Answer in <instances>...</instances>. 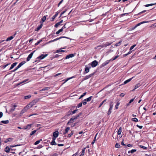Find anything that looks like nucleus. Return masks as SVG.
Wrapping results in <instances>:
<instances>
[{
  "instance_id": "f257e3e1",
  "label": "nucleus",
  "mask_w": 156,
  "mask_h": 156,
  "mask_svg": "<svg viewBox=\"0 0 156 156\" xmlns=\"http://www.w3.org/2000/svg\"><path fill=\"white\" fill-rule=\"evenodd\" d=\"M26 62L25 61H23L22 62H20L19 65L15 68V69L13 70L12 72H14L16 71L17 69H18L19 68H20L21 66H22L23 65H24L25 63H26Z\"/></svg>"
},
{
  "instance_id": "f03ea898",
  "label": "nucleus",
  "mask_w": 156,
  "mask_h": 156,
  "mask_svg": "<svg viewBox=\"0 0 156 156\" xmlns=\"http://www.w3.org/2000/svg\"><path fill=\"white\" fill-rule=\"evenodd\" d=\"M39 100L40 99L39 98H36L33 100L30 103L31 104V105L33 106L38 102Z\"/></svg>"
},
{
  "instance_id": "7ed1b4c3",
  "label": "nucleus",
  "mask_w": 156,
  "mask_h": 156,
  "mask_svg": "<svg viewBox=\"0 0 156 156\" xmlns=\"http://www.w3.org/2000/svg\"><path fill=\"white\" fill-rule=\"evenodd\" d=\"M98 62L97 61L95 60L93 61L91 63V66L92 67H96L98 65Z\"/></svg>"
},
{
  "instance_id": "20e7f679",
  "label": "nucleus",
  "mask_w": 156,
  "mask_h": 156,
  "mask_svg": "<svg viewBox=\"0 0 156 156\" xmlns=\"http://www.w3.org/2000/svg\"><path fill=\"white\" fill-rule=\"evenodd\" d=\"M35 51H33L32 52H31L30 54H29L28 57L27 58V60L28 61H29L30 59L32 57L34 53L35 52Z\"/></svg>"
},
{
  "instance_id": "39448f33",
  "label": "nucleus",
  "mask_w": 156,
  "mask_h": 156,
  "mask_svg": "<svg viewBox=\"0 0 156 156\" xmlns=\"http://www.w3.org/2000/svg\"><path fill=\"white\" fill-rule=\"evenodd\" d=\"M112 43V42H107L105 43H103V47H106L111 45Z\"/></svg>"
},
{
  "instance_id": "423d86ee",
  "label": "nucleus",
  "mask_w": 156,
  "mask_h": 156,
  "mask_svg": "<svg viewBox=\"0 0 156 156\" xmlns=\"http://www.w3.org/2000/svg\"><path fill=\"white\" fill-rule=\"evenodd\" d=\"M58 131H56L55 132L53 133V137L52 138L56 139V138L58 136Z\"/></svg>"
},
{
  "instance_id": "0eeeda50",
  "label": "nucleus",
  "mask_w": 156,
  "mask_h": 156,
  "mask_svg": "<svg viewBox=\"0 0 156 156\" xmlns=\"http://www.w3.org/2000/svg\"><path fill=\"white\" fill-rule=\"evenodd\" d=\"M13 38H14V37L13 36H11L10 37H9L8 38H7L6 40H3L1 41L0 42V43L1 44L2 42L5 41H10L11 40H12V39H13Z\"/></svg>"
},
{
  "instance_id": "6e6552de",
  "label": "nucleus",
  "mask_w": 156,
  "mask_h": 156,
  "mask_svg": "<svg viewBox=\"0 0 156 156\" xmlns=\"http://www.w3.org/2000/svg\"><path fill=\"white\" fill-rule=\"evenodd\" d=\"M94 73H91L88 75H87L85 76V77L83 79V80H86L87 79H89L90 77H91L93 75H94Z\"/></svg>"
},
{
  "instance_id": "1a4fd4ad",
  "label": "nucleus",
  "mask_w": 156,
  "mask_h": 156,
  "mask_svg": "<svg viewBox=\"0 0 156 156\" xmlns=\"http://www.w3.org/2000/svg\"><path fill=\"white\" fill-rule=\"evenodd\" d=\"M48 54L44 55L42 54L39 56L38 58L39 59H44V58L46 57L47 56Z\"/></svg>"
},
{
  "instance_id": "9d476101",
  "label": "nucleus",
  "mask_w": 156,
  "mask_h": 156,
  "mask_svg": "<svg viewBox=\"0 0 156 156\" xmlns=\"http://www.w3.org/2000/svg\"><path fill=\"white\" fill-rule=\"evenodd\" d=\"M76 119H77V117H73L71 118L70 119L69 121L68 122V124H69V123H73L74 122V120Z\"/></svg>"
},
{
  "instance_id": "9b49d317",
  "label": "nucleus",
  "mask_w": 156,
  "mask_h": 156,
  "mask_svg": "<svg viewBox=\"0 0 156 156\" xmlns=\"http://www.w3.org/2000/svg\"><path fill=\"white\" fill-rule=\"evenodd\" d=\"M74 55L73 54H69L68 55H67L65 58V59H68L71 58H72L74 56Z\"/></svg>"
},
{
  "instance_id": "f8f14e48",
  "label": "nucleus",
  "mask_w": 156,
  "mask_h": 156,
  "mask_svg": "<svg viewBox=\"0 0 156 156\" xmlns=\"http://www.w3.org/2000/svg\"><path fill=\"white\" fill-rule=\"evenodd\" d=\"M17 107L16 105H14L13 106H12L11 107V108L10 109V112H13L14 111V110L15 109V108Z\"/></svg>"
},
{
  "instance_id": "ddd939ff",
  "label": "nucleus",
  "mask_w": 156,
  "mask_h": 156,
  "mask_svg": "<svg viewBox=\"0 0 156 156\" xmlns=\"http://www.w3.org/2000/svg\"><path fill=\"white\" fill-rule=\"evenodd\" d=\"M111 59L109 60H107V61H106L105 62H104L102 64V66H106L107 64H108L109 63V62H110V61H111Z\"/></svg>"
},
{
  "instance_id": "4468645a",
  "label": "nucleus",
  "mask_w": 156,
  "mask_h": 156,
  "mask_svg": "<svg viewBox=\"0 0 156 156\" xmlns=\"http://www.w3.org/2000/svg\"><path fill=\"white\" fill-rule=\"evenodd\" d=\"M111 59L109 60H107V61H106L105 62H104L102 64V66H106L107 64H108L109 63V62H110V61H111Z\"/></svg>"
},
{
  "instance_id": "2eb2a0df",
  "label": "nucleus",
  "mask_w": 156,
  "mask_h": 156,
  "mask_svg": "<svg viewBox=\"0 0 156 156\" xmlns=\"http://www.w3.org/2000/svg\"><path fill=\"white\" fill-rule=\"evenodd\" d=\"M58 12H57L52 17V18H51V21H54L55 19V18L58 16Z\"/></svg>"
},
{
  "instance_id": "dca6fc26",
  "label": "nucleus",
  "mask_w": 156,
  "mask_h": 156,
  "mask_svg": "<svg viewBox=\"0 0 156 156\" xmlns=\"http://www.w3.org/2000/svg\"><path fill=\"white\" fill-rule=\"evenodd\" d=\"M72 112L71 110L69 111L67 113V115L64 117L66 118V117L69 116L70 115H73Z\"/></svg>"
},
{
  "instance_id": "f3484780",
  "label": "nucleus",
  "mask_w": 156,
  "mask_h": 156,
  "mask_svg": "<svg viewBox=\"0 0 156 156\" xmlns=\"http://www.w3.org/2000/svg\"><path fill=\"white\" fill-rule=\"evenodd\" d=\"M17 63L16 62H15L13 63L12 64L10 67L9 69V70H10L13 69L15 66L17 64Z\"/></svg>"
},
{
  "instance_id": "a211bd4d",
  "label": "nucleus",
  "mask_w": 156,
  "mask_h": 156,
  "mask_svg": "<svg viewBox=\"0 0 156 156\" xmlns=\"http://www.w3.org/2000/svg\"><path fill=\"white\" fill-rule=\"evenodd\" d=\"M32 106H33L31 105V104L30 103L28 104L25 108L27 110L29 109Z\"/></svg>"
},
{
  "instance_id": "6ab92c4d",
  "label": "nucleus",
  "mask_w": 156,
  "mask_h": 156,
  "mask_svg": "<svg viewBox=\"0 0 156 156\" xmlns=\"http://www.w3.org/2000/svg\"><path fill=\"white\" fill-rule=\"evenodd\" d=\"M70 128L69 127H67L66 128V129H65L64 132L63 133V134H65L66 133H67L70 130Z\"/></svg>"
},
{
  "instance_id": "aec40b11",
  "label": "nucleus",
  "mask_w": 156,
  "mask_h": 156,
  "mask_svg": "<svg viewBox=\"0 0 156 156\" xmlns=\"http://www.w3.org/2000/svg\"><path fill=\"white\" fill-rule=\"evenodd\" d=\"M32 125V124H28L27 126H25L26 129H30Z\"/></svg>"
},
{
  "instance_id": "412c9836",
  "label": "nucleus",
  "mask_w": 156,
  "mask_h": 156,
  "mask_svg": "<svg viewBox=\"0 0 156 156\" xmlns=\"http://www.w3.org/2000/svg\"><path fill=\"white\" fill-rule=\"evenodd\" d=\"M55 139L52 138V140L51 143V144L52 145H56L57 144L56 143H55Z\"/></svg>"
},
{
  "instance_id": "4be33fe9",
  "label": "nucleus",
  "mask_w": 156,
  "mask_h": 156,
  "mask_svg": "<svg viewBox=\"0 0 156 156\" xmlns=\"http://www.w3.org/2000/svg\"><path fill=\"white\" fill-rule=\"evenodd\" d=\"M50 88V87H46L43 88L42 89L39 90V92L41 93L42 91H44L46 90H48Z\"/></svg>"
},
{
  "instance_id": "5701e85b",
  "label": "nucleus",
  "mask_w": 156,
  "mask_h": 156,
  "mask_svg": "<svg viewBox=\"0 0 156 156\" xmlns=\"http://www.w3.org/2000/svg\"><path fill=\"white\" fill-rule=\"evenodd\" d=\"M92 96H90L88 98L85 99L84 100V101H90L92 98Z\"/></svg>"
},
{
  "instance_id": "b1692460",
  "label": "nucleus",
  "mask_w": 156,
  "mask_h": 156,
  "mask_svg": "<svg viewBox=\"0 0 156 156\" xmlns=\"http://www.w3.org/2000/svg\"><path fill=\"white\" fill-rule=\"evenodd\" d=\"M133 78V77H132V78H129L127 80L125 81L124 82V84H126L127 83H128V82H130L131 80L132 79V78Z\"/></svg>"
},
{
  "instance_id": "393cba45",
  "label": "nucleus",
  "mask_w": 156,
  "mask_h": 156,
  "mask_svg": "<svg viewBox=\"0 0 156 156\" xmlns=\"http://www.w3.org/2000/svg\"><path fill=\"white\" fill-rule=\"evenodd\" d=\"M140 86V83L137 84L135 86L134 89L132 90V91L134 90L135 89L137 88Z\"/></svg>"
},
{
  "instance_id": "a878e982",
  "label": "nucleus",
  "mask_w": 156,
  "mask_h": 156,
  "mask_svg": "<svg viewBox=\"0 0 156 156\" xmlns=\"http://www.w3.org/2000/svg\"><path fill=\"white\" fill-rule=\"evenodd\" d=\"M1 123H3L5 124H7L9 123V121L8 120L2 121L1 122Z\"/></svg>"
},
{
  "instance_id": "bb28decb",
  "label": "nucleus",
  "mask_w": 156,
  "mask_h": 156,
  "mask_svg": "<svg viewBox=\"0 0 156 156\" xmlns=\"http://www.w3.org/2000/svg\"><path fill=\"white\" fill-rule=\"evenodd\" d=\"M136 149H132L131 151H128V153L129 154L130 153H133L135 152L136 151Z\"/></svg>"
},
{
  "instance_id": "cd10ccee",
  "label": "nucleus",
  "mask_w": 156,
  "mask_h": 156,
  "mask_svg": "<svg viewBox=\"0 0 156 156\" xmlns=\"http://www.w3.org/2000/svg\"><path fill=\"white\" fill-rule=\"evenodd\" d=\"M42 26H43V24H41L39 26H38L37 27L36 30V31H38L39 30H40Z\"/></svg>"
},
{
  "instance_id": "c85d7f7f",
  "label": "nucleus",
  "mask_w": 156,
  "mask_h": 156,
  "mask_svg": "<svg viewBox=\"0 0 156 156\" xmlns=\"http://www.w3.org/2000/svg\"><path fill=\"white\" fill-rule=\"evenodd\" d=\"M103 48H104V47H103V44H102L101 45L97 46V47L95 48L96 49H100Z\"/></svg>"
},
{
  "instance_id": "c756f323",
  "label": "nucleus",
  "mask_w": 156,
  "mask_h": 156,
  "mask_svg": "<svg viewBox=\"0 0 156 156\" xmlns=\"http://www.w3.org/2000/svg\"><path fill=\"white\" fill-rule=\"evenodd\" d=\"M9 151H10V149H9V148L8 147H6L5 148V151L7 153H8L9 152Z\"/></svg>"
},
{
  "instance_id": "7c9ffc66",
  "label": "nucleus",
  "mask_w": 156,
  "mask_h": 156,
  "mask_svg": "<svg viewBox=\"0 0 156 156\" xmlns=\"http://www.w3.org/2000/svg\"><path fill=\"white\" fill-rule=\"evenodd\" d=\"M90 67L88 68L87 67H86L85 68V71L86 73H88L89 71V69Z\"/></svg>"
},
{
  "instance_id": "2f4dec72",
  "label": "nucleus",
  "mask_w": 156,
  "mask_h": 156,
  "mask_svg": "<svg viewBox=\"0 0 156 156\" xmlns=\"http://www.w3.org/2000/svg\"><path fill=\"white\" fill-rule=\"evenodd\" d=\"M47 16H43V17L42 18L41 21L42 22V23H43L46 20Z\"/></svg>"
},
{
  "instance_id": "473e14b6",
  "label": "nucleus",
  "mask_w": 156,
  "mask_h": 156,
  "mask_svg": "<svg viewBox=\"0 0 156 156\" xmlns=\"http://www.w3.org/2000/svg\"><path fill=\"white\" fill-rule=\"evenodd\" d=\"M27 111V110L26 109V108H24L21 111V114H23V113H24L25 112H26Z\"/></svg>"
},
{
  "instance_id": "72a5a7b5",
  "label": "nucleus",
  "mask_w": 156,
  "mask_h": 156,
  "mask_svg": "<svg viewBox=\"0 0 156 156\" xmlns=\"http://www.w3.org/2000/svg\"><path fill=\"white\" fill-rule=\"evenodd\" d=\"M121 132H122V128L121 127H120L118 131V133H117L118 134L120 135L121 134Z\"/></svg>"
},
{
  "instance_id": "f704fd0d",
  "label": "nucleus",
  "mask_w": 156,
  "mask_h": 156,
  "mask_svg": "<svg viewBox=\"0 0 156 156\" xmlns=\"http://www.w3.org/2000/svg\"><path fill=\"white\" fill-rule=\"evenodd\" d=\"M86 148H83L81 151V155H83L84 154H85V151L86 149Z\"/></svg>"
},
{
  "instance_id": "c9c22d12",
  "label": "nucleus",
  "mask_w": 156,
  "mask_h": 156,
  "mask_svg": "<svg viewBox=\"0 0 156 156\" xmlns=\"http://www.w3.org/2000/svg\"><path fill=\"white\" fill-rule=\"evenodd\" d=\"M122 42V41H120L118 43H116L115 44V45L116 46H119L121 44Z\"/></svg>"
},
{
  "instance_id": "e433bc0d",
  "label": "nucleus",
  "mask_w": 156,
  "mask_h": 156,
  "mask_svg": "<svg viewBox=\"0 0 156 156\" xmlns=\"http://www.w3.org/2000/svg\"><path fill=\"white\" fill-rule=\"evenodd\" d=\"M12 141V139L11 138H8L7 139H6V141H5V142L7 143L8 142H9V141L11 142V141Z\"/></svg>"
},
{
  "instance_id": "4c0bfd02",
  "label": "nucleus",
  "mask_w": 156,
  "mask_h": 156,
  "mask_svg": "<svg viewBox=\"0 0 156 156\" xmlns=\"http://www.w3.org/2000/svg\"><path fill=\"white\" fill-rule=\"evenodd\" d=\"M42 39H41L39 41H38L35 44V45H37L38 44H39L42 41Z\"/></svg>"
},
{
  "instance_id": "58836bf2",
  "label": "nucleus",
  "mask_w": 156,
  "mask_h": 156,
  "mask_svg": "<svg viewBox=\"0 0 156 156\" xmlns=\"http://www.w3.org/2000/svg\"><path fill=\"white\" fill-rule=\"evenodd\" d=\"M97 135V133L96 134V135L95 136V137H94V139L93 141L92 142V143H91V144H94L95 141H96V137Z\"/></svg>"
},
{
  "instance_id": "ea45409f",
  "label": "nucleus",
  "mask_w": 156,
  "mask_h": 156,
  "mask_svg": "<svg viewBox=\"0 0 156 156\" xmlns=\"http://www.w3.org/2000/svg\"><path fill=\"white\" fill-rule=\"evenodd\" d=\"M106 99H105L101 103H100V104L99 105V108L103 104V103L106 101Z\"/></svg>"
},
{
  "instance_id": "a19ab883",
  "label": "nucleus",
  "mask_w": 156,
  "mask_h": 156,
  "mask_svg": "<svg viewBox=\"0 0 156 156\" xmlns=\"http://www.w3.org/2000/svg\"><path fill=\"white\" fill-rule=\"evenodd\" d=\"M113 106V102H111L110 105V109H112Z\"/></svg>"
},
{
  "instance_id": "79ce46f5",
  "label": "nucleus",
  "mask_w": 156,
  "mask_h": 156,
  "mask_svg": "<svg viewBox=\"0 0 156 156\" xmlns=\"http://www.w3.org/2000/svg\"><path fill=\"white\" fill-rule=\"evenodd\" d=\"M62 29H60V30H58L57 32H56V34H59V33H60L62 31Z\"/></svg>"
},
{
  "instance_id": "37998d69",
  "label": "nucleus",
  "mask_w": 156,
  "mask_h": 156,
  "mask_svg": "<svg viewBox=\"0 0 156 156\" xmlns=\"http://www.w3.org/2000/svg\"><path fill=\"white\" fill-rule=\"evenodd\" d=\"M86 94V93L85 92L83 94L81 95L80 97L79 98V99H80L81 98H83V96H84Z\"/></svg>"
},
{
  "instance_id": "c03bdc74",
  "label": "nucleus",
  "mask_w": 156,
  "mask_h": 156,
  "mask_svg": "<svg viewBox=\"0 0 156 156\" xmlns=\"http://www.w3.org/2000/svg\"><path fill=\"white\" fill-rule=\"evenodd\" d=\"M132 121L135 122H137L138 121L137 119L136 118H133L132 119Z\"/></svg>"
},
{
  "instance_id": "a18cd8bd",
  "label": "nucleus",
  "mask_w": 156,
  "mask_h": 156,
  "mask_svg": "<svg viewBox=\"0 0 156 156\" xmlns=\"http://www.w3.org/2000/svg\"><path fill=\"white\" fill-rule=\"evenodd\" d=\"M119 57L118 55L116 56L114 58H112L111 59V60L112 61H113L115 59H116V58H117L118 57Z\"/></svg>"
},
{
  "instance_id": "49530a36",
  "label": "nucleus",
  "mask_w": 156,
  "mask_h": 156,
  "mask_svg": "<svg viewBox=\"0 0 156 156\" xmlns=\"http://www.w3.org/2000/svg\"><path fill=\"white\" fill-rule=\"evenodd\" d=\"M120 145L119 144L117 143L115 145V147L116 148H119L120 147Z\"/></svg>"
},
{
  "instance_id": "de8ad7c7",
  "label": "nucleus",
  "mask_w": 156,
  "mask_h": 156,
  "mask_svg": "<svg viewBox=\"0 0 156 156\" xmlns=\"http://www.w3.org/2000/svg\"><path fill=\"white\" fill-rule=\"evenodd\" d=\"M82 102H81L78 104L77 106L76 107L77 108H79L82 106Z\"/></svg>"
},
{
  "instance_id": "09e8293b",
  "label": "nucleus",
  "mask_w": 156,
  "mask_h": 156,
  "mask_svg": "<svg viewBox=\"0 0 156 156\" xmlns=\"http://www.w3.org/2000/svg\"><path fill=\"white\" fill-rule=\"evenodd\" d=\"M156 4H147L145 5V6L146 7H147L149 6H152L154 5H155Z\"/></svg>"
},
{
  "instance_id": "8fccbe9b",
  "label": "nucleus",
  "mask_w": 156,
  "mask_h": 156,
  "mask_svg": "<svg viewBox=\"0 0 156 156\" xmlns=\"http://www.w3.org/2000/svg\"><path fill=\"white\" fill-rule=\"evenodd\" d=\"M31 96L30 95L26 96L24 97V98H25V99H27L28 98H31Z\"/></svg>"
},
{
  "instance_id": "3c124183",
  "label": "nucleus",
  "mask_w": 156,
  "mask_h": 156,
  "mask_svg": "<svg viewBox=\"0 0 156 156\" xmlns=\"http://www.w3.org/2000/svg\"><path fill=\"white\" fill-rule=\"evenodd\" d=\"M36 131H37L36 130H34L32 131L30 134V135H31V136L33 135L36 132Z\"/></svg>"
},
{
  "instance_id": "603ef678",
  "label": "nucleus",
  "mask_w": 156,
  "mask_h": 156,
  "mask_svg": "<svg viewBox=\"0 0 156 156\" xmlns=\"http://www.w3.org/2000/svg\"><path fill=\"white\" fill-rule=\"evenodd\" d=\"M136 46V44H134L133 46H131L129 50L130 51L132 50L135 46Z\"/></svg>"
},
{
  "instance_id": "864d4df0",
  "label": "nucleus",
  "mask_w": 156,
  "mask_h": 156,
  "mask_svg": "<svg viewBox=\"0 0 156 156\" xmlns=\"http://www.w3.org/2000/svg\"><path fill=\"white\" fill-rule=\"evenodd\" d=\"M119 105V103L117 102L116 105L115 106V108L116 109H117L118 108V106Z\"/></svg>"
},
{
  "instance_id": "5fc2aeb1",
  "label": "nucleus",
  "mask_w": 156,
  "mask_h": 156,
  "mask_svg": "<svg viewBox=\"0 0 156 156\" xmlns=\"http://www.w3.org/2000/svg\"><path fill=\"white\" fill-rule=\"evenodd\" d=\"M73 134V131H72L71 133L69 134H68V137H70Z\"/></svg>"
},
{
  "instance_id": "6e6d98bb",
  "label": "nucleus",
  "mask_w": 156,
  "mask_h": 156,
  "mask_svg": "<svg viewBox=\"0 0 156 156\" xmlns=\"http://www.w3.org/2000/svg\"><path fill=\"white\" fill-rule=\"evenodd\" d=\"M140 147L141 148H142L143 149H147V147H145V146H144L142 145H140Z\"/></svg>"
},
{
  "instance_id": "4d7b16f0",
  "label": "nucleus",
  "mask_w": 156,
  "mask_h": 156,
  "mask_svg": "<svg viewBox=\"0 0 156 156\" xmlns=\"http://www.w3.org/2000/svg\"><path fill=\"white\" fill-rule=\"evenodd\" d=\"M64 51L63 50H58L56 51V52H57V53L59 52H64Z\"/></svg>"
},
{
  "instance_id": "13d9d810",
  "label": "nucleus",
  "mask_w": 156,
  "mask_h": 156,
  "mask_svg": "<svg viewBox=\"0 0 156 156\" xmlns=\"http://www.w3.org/2000/svg\"><path fill=\"white\" fill-rule=\"evenodd\" d=\"M112 109H110V108H109V110L108 111V115H109L111 113V110Z\"/></svg>"
},
{
  "instance_id": "bf43d9fd",
  "label": "nucleus",
  "mask_w": 156,
  "mask_h": 156,
  "mask_svg": "<svg viewBox=\"0 0 156 156\" xmlns=\"http://www.w3.org/2000/svg\"><path fill=\"white\" fill-rule=\"evenodd\" d=\"M60 25V24H59V23H57L55 25V27L56 28L57 27Z\"/></svg>"
},
{
  "instance_id": "052dcab7",
  "label": "nucleus",
  "mask_w": 156,
  "mask_h": 156,
  "mask_svg": "<svg viewBox=\"0 0 156 156\" xmlns=\"http://www.w3.org/2000/svg\"><path fill=\"white\" fill-rule=\"evenodd\" d=\"M40 143V140H37L34 143V145H36Z\"/></svg>"
},
{
  "instance_id": "680f3d73",
  "label": "nucleus",
  "mask_w": 156,
  "mask_h": 156,
  "mask_svg": "<svg viewBox=\"0 0 156 156\" xmlns=\"http://www.w3.org/2000/svg\"><path fill=\"white\" fill-rule=\"evenodd\" d=\"M63 37H60L59 38H57L55 39V40L56 41H57L58 40H59V39H60L62 38H63Z\"/></svg>"
},
{
  "instance_id": "e2e57ef3",
  "label": "nucleus",
  "mask_w": 156,
  "mask_h": 156,
  "mask_svg": "<svg viewBox=\"0 0 156 156\" xmlns=\"http://www.w3.org/2000/svg\"><path fill=\"white\" fill-rule=\"evenodd\" d=\"M77 110H78V109L77 108H76V109H75L73 111H72L73 114H75L77 111Z\"/></svg>"
},
{
  "instance_id": "0e129e2a",
  "label": "nucleus",
  "mask_w": 156,
  "mask_h": 156,
  "mask_svg": "<svg viewBox=\"0 0 156 156\" xmlns=\"http://www.w3.org/2000/svg\"><path fill=\"white\" fill-rule=\"evenodd\" d=\"M67 10H66L65 11H63L61 13V14L60 15V17H61L62 16V15Z\"/></svg>"
},
{
  "instance_id": "69168bd1",
  "label": "nucleus",
  "mask_w": 156,
  "mask_h": 156,
  "mask_svg": "<svg viewBox=\"0 0 156 156\" xmlns=\"http://www.w3.org/2000/svg\"><path fill=\"white\" fill-rule=\"evenodd\" d=\"M10 63H8V64H6V65L4 66H3V68H5L6 67H7L9 65H10Z\"/></svg>"
},
{
  "instance_id": "338daca9",
  "label": "nucleus",
  "mask_w": 156,
  "mask_h": 156,
  "mask_svg": "<svg viewBox=\"0 0 156 156\" xmlns=\"http://www.w3.org/2000/svg\"><path fill=\"white\" fill-rule=\"evenodd\" d=\"M3 114V113L2 112H0V118L2 117Z\"/></svg>"
},
{
  "instance_id": "774afa93",
  "label": "nucleus",
  "mask_w": 156,
  "mask_h": 156,
  "mask_svg": "<svg viewBox=\"0 0 156 156\" xmlns=\"http://www.w3.org/2000/svg\"><path fill=\"white\" fill-rule=\"evenodd\" d=\"M136 126L139 128L140 129H141L142 128L143 126H139L138 125H137Z\"/></svg>"
}]
</instances>
